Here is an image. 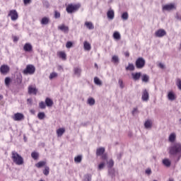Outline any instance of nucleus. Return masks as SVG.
Masks as SVG:
<instances>
[{
  "instance_id": "nucleus-1",
  "label": "nucleus",
  "mask_w": 181,
  "mask_h": 181,
  "mask_svg": "<svg viewBox=\"0 0 181 181\" xmlns=\"http://www.w3.org/2000/svg\"><path fill=\"white\" fill-rule=\"evenodd\" d=\"M169 153L176 158V162H179L181 158V143H173L168 148Z\"/></svg>"
},
{
  "instance_id": "nucleus-2",
  "label": "nucleus",
  "mask_w": 181,
  "mask_h": 181,
  "mask_svg": "<svg viewBox=\"0 0 181 181\" xmlns=\"http://www.w3.org/2000/svg\"><path fill=\"white\" fill-rule=\"evenodd\" d=\"M11 159L13 162L16 163V165H18V166L23 165V158H22L16 151H12Z\"/></svg>"
},
{
  "instance_id": "nucleus-3",
  "label": "nucleus",
  "mask_w": 181,
  "mask_h": 181,
  "mask_svg": "<svg viewBox=\"0 0 181 181\" xmlns=\"http://www.w3.org/2000/svg\"><path fill=\"white\" fill-rule=\"evenodd\" d=\"M175 9H176V4L175 3L165 4L162 7L163 12H165V11L170 12V11H175Z\"/></svg>"
},
{
  "instance_id": "nucleus-4",
  "label": "nucleus",
  "mask_w": 181,
  "mask_h": 181,
  "mask_svg": "<svg viewBox=\"0 0 181 181\" xmlns=\"http://www.w3.org/2000/svg\"><path fill=\"white\" fill-rule=\"evenodd\" d=\"M35 71H36V68L35 66L32 64H29L26 66V68L23 70V74H35Z\"/></svg>"
},
{
  "instance_id": "nucleus-5",
  "label": "nucleus",
  "mask_w": 181,
  "mask_h": 181,
  "mask_svg": "<svg viewBox=\"0 0 181 181\" xmlns=\"http://www.w3.org/2000/svg\"><path fill=\"white\" fill-rule=\"evenodd\" d=\"M80 8V4H69L66 6V12L68 13H73V12H76V11H78V8Z\"/></svg>"
},
{
  "instance_id": "nucleus-6",
  "label": "nucleus",
  "mask_w": 181,
  "mask_h": 181,
  "mask_svg": "<svg viewBox=\"0 0 181 181\" xmlns=\"http://www.w3.org/2000/svg\"><path fill=\"white\" fill-rule=\"evenodd\" d=\"M145 64H146L145 59L142 57H139L136 60V63H135L136 69H144V67H145Z\"/></svg>"
},
{
  "instance_id": "nucleus-7",
  "label": "nucleus",
  "mask_w": 181,
  "mask_h": 181,
  "mask_svg": "<svg viewBox=\"0 0 181 181\" xmlns=\"http://www.w3.org/2000/svg\"><path fill=\"white\" fill-rule=\"evenodd\" d=\"M8 16L11 17V21H17L19 16L18 15V11L16 10H11L8 14Z\"/></svg>"
},
{
  "instance_id": "nucleus-8",
  "label": "nucleus",
  "mask_w": 181,
  "mask_h": 181,
  "mask_svg": "<svg viewBox=\"0 0 181 181\" xmlns=\"http://www.w3.org/2000/svg\"><path fill=\"white\" fill-rule=\"evenodd\" d=\"M141 100L146 103L149 101V92L146 89H144L142 91Z\"/></svg>"
},
{
  "instance_id": "nucleus-9",
  "label": "nucleus",
  "mask_w": 181,
  "mask_h": 181,
  "mask_svg": "<svg viewBox=\"0 0 181 181\" xmlns=\"http://www.w3.org/2000/svg\"><path fill=\"white\" fill-rule=\"evenodd\" d=\"M13 119L14 121H22V119H25V115L22 113L17 112L13 117Z\"/></svg>"
},
{
  "instance_id": "nucleus-10",
  "label": "nucleus",
  "mask_w": 181,
  "mask_h": 181,
  "mask_svg": "<svg viewBox=\"0 0 181 181\" xmlns=\"http://www.w3.org/2000/svg\"><path fill=\"white\" fill-rule=\"evenodd\" d=\"M155 36L156 37H163V36H166V31L163 29H159L156 31Z\"/></svg>"
},
{
  "instance_id": "nucleus-11",
  "label": "nucleus",
  "mask_w": 181,
  "mask_h": 181,
  "mask_svg": "<svg viewBox=\"0 0 181 181\" xmlns=\"http://www.w3.org/2000/svg\"><path fill=\"white\" fill-rule=\"evenodd\" d=\"M9 72V66L8 65H1L0 67V73L2 74H6Z\"/></svg>"
},
{
  "instance_id": "nucleus-12",
  "label": "nucleus",
  "mask_w": 181,
  "mask_h": 181,
  "mask_svg": "<svg viewBox=\"0 0 181 181\" xmlns=\"http://www.w3.org/2000/svg\"><path fill=\"white\" fill-rule=\"evenodd\" d=\"M28 94H33L36 95L37 94V88L36 87H33V86H28Z\"/></svg>"
},
{
  "instance_id": "nucleus-13",
  "label": "nucleus",
  "mask_w": 181,
  "mask_h": 181,
  "mask_svg": "<svg viewBox=\"0 0 181 181\" xmlns=\"http://www.w3.org/2000/svg\"><path fill=\"white\" fill-rule=\"evenodd\" d=\"M58 29L62 30V32H64V33H69V26H66L64 24L59 25Z\"/></svg>"
},
{
  "instance_id": "nucleus-14",
  "label": "nucleus",
  "mask_w": 181,
  "mask_h": 181,
  "mask_svg": "<svg viewBox=\"0 0 181 181\" xmlns=\"http://www.w3.org/2000/svg\"><path fill=\"white\" fill-rule=\"evenodd\" d=\"M141 76H142V74L141 72H136L132 74V77L134 81H138L139 78H141Z\"/></svg>"
},
{
  "instance_id": "nucleus-15",
  "label": "nucleus",
  "mask_w": 181,
  "mask_h": 181,
  "mask_svg": "<svg viewBox=\"0 0 181 181\" xmlns=\"http://www.w3.org/2000/svg\"><path fill=\"white\" fill-rule=\"evenodd\" d=\"M107 16L108 19H110V21H112L115 16V13H114V10H109L107 12Z\"/></svg>"
},
{
  "instance_id": "nucleus-16",
  "label": "nucleus",
  "mask_w": 181,
  "mask_h": 181,
  "mask_svg": "<svg viewBox=\"0 0 181 181\" xmlns=\"http://www.w3.org/2000/svg\"><path fill=\"white\" fill-rule=\"evenodd\" d=\"M32 49H33V47L30 43H25L24 45L23 50H25V52H32Z\"/></svg>"
},
{
  "instance_id": "nucleus-17",
  "label": "nucleus",
  "mask_w": 181,
  "mask_h": 181,
  "mask_svg": "<svg viewBox=\"0 0 181 181\" xmlns=\"http://www.w3.org/2000/svg\"><path fill=\"white\" fill-rule=\"evenodd\" d=\"M74 74L76 77H80L81 76V68L80 67H75L74 68Z\"/></svg>"
},
{
  "instance_id": "nucleus-18",
  "label": "nucleus",
  "mask_w": 181,
  "mask_h": 181,
  "mask_svg": "<svg viewBox=\"0 0 181 181\" xmlns=\"http://www.w3.org/2000/svg\"><path fill=\"white\" fill-rule=\"evenodd\" d=\"M49 23H50V18L48 17L42 18L40 21L41 25H49Z\"/></svg>"
},
{
  "instance_id": "nucleus-19",
  "label": "nucleus",
  "mask_w": 181,
  "mask_h": 181,
  "mask_svg": "<svg viewBox=\"0 0 181 181\" xmlns=\"http://www.w3.org/2000/svg\"><path fill=\"white\" fill-rule=\"evenodd\" d=\"M168 98L170 101H175L176 100V95H175L173 92L170 91L168 94Z\"/></svg>"
},
{
  "instance_id": "nucleus-20",
  "label": "nucleus",
  "mask_w": 181,
  "mask_h": 181,
  "mask_svg": "<svg viewBox=\"0 0 181 181\" xmlns=\"http://www.w3.org/2000/svg\"><path fill=\"white\" fill-rule=\"evenodd\" d=\"M105 152V148L103 147L99 148L96 150L97 156H101Z\"/></svg>"
},
{
  "instance_id": "nucleus-21",
  "label": "nucleus",
  "mask_w": 181,
  "mask_h": 181,
  "mask_svg": "<svg viewBox=\"0 0 181 181\" xmlns=\"http://www.w3.org/2000/svg\"><path fill=\"white\" fill-rule=\"evenodd\" d=\"M45 105L47 107H52L53 106V100L50 99V98H47L45 99Z\"/></svg>"
},
{
  "instance_id": "nucleus-22",
  "label": "nucleus",
  "mask_w": 181,
  "mask_h": 181,
  "mask_svg": "<svg viewBox=\"0 0 181 181\" xmlns=\"http://www.w3.org/2000/svg\"><path fill=\"white\" fill-rule=\"evenodd\" d=\"M85 26H86V28L89 29V30H93V29H94V25L91 22L86 21L85 23Z\"/></svg>"
},
{
  "instance_id": "nucleus-23",
  "label": "nucleus",
  "mask_w": 181,
  "mask_h": 181,
  "mask_svg": "<svg viewBox=\"0 0 181 181\" xmlns=\"http://www.w3.org/2000/svg\"><path fill=\"white\" fill-rule=\"evenodd\" d=\"M169 142H175L176 141V134L172 133L168 137Z\"/></svg>"
},
{
  "instance_id": "nucleus-24",
  "label": "nucleus",
  "mask_w": 181,
  "mask_h": 181,
  "mask_svg": "<svg viewBox=\"0 0 181 181\" xmlns=\"http://www.w3.org/2000/svg\"><path fill=\"white\" fill-rule=\"evenodd\" d=\"M163 165H164V166H166L167 168H169L170 165H172V163L170 162V160L165 158L164 160H163Z\"/></svg>"
},
{
  "instance_id": "nucleus-25",
  "label": "nucleus",
  "mask_w": 181,
  "mask_h": 181,
  "mask_svg": "<svg viewBox=\"0 0 181 181\" xmlns=\"http://www.w3.org/2000/svg\"><path fill=\"white\" fill-rule=\"evenodd\" d=\"M144 127L146 129H151L152 128V122L147 120L144 123Z\"/></svg>"
},
{
  "instance_id": "nucleus-26",
  "label": "nucleus",
  "mask_w": 181,
  "mask_h": 181,
  "mask_svg": "<svg viewBox=\"0 0 181 181\" xmlns=\"http://www.w3.org/2000/svg\"><path fill=\"white\" fill-rule=\"evenodd\" d=\"M83 47L85 50H88V51L91 50V45H90L87 41H85L83 42Z\"/></svg>"
},
{
  "instance_id": "nucleus-27",
  "label": "nucleus",
  "mask_w": 181,
  "mask_h": 181,
  "mask_svg": "<svg viewBox=\"0 0 181 181\" xmlns=\"http://www.w3.org/2000/svg\"><path fill=\"white\" fill-rule=\"evenodd\" d=\"M64 132H66V129H64V128L58 129L57 130V136H62Z\"/></svg>"
},
{
  "instance_id": "nucleus-28",
  "label": "nucleus",
  "mask_w": 181,
  "mask_h": 181,
  "mask_svg": "<svg viewBox=\"0 0 181 181\" xmlns=\"http://www.w3.org/2000/svg\"><path fill=\"white\" fill-rule=\"evenodd\" d=\"M126 70L129 71H134V70H135V66H134V64L129 63L128 66L126 67Z\"/></svg>"
},
{
  "instance_id": "nucleus-29",
  "label": "nucleus",
  "mask_w": 181,
  "mask_h": 181,
  "mask_svg": "<svg viewBox=\"0 0 181 181\" xmlns=\"http://www.w3.org/2000/svg\"><path fill=\"white\" fill-rule=\"evenodd\" d=\"M94 83L96 86H103V81H101V80H100V78L97 76L94 78Z\"/></svg>"
},
{
  "instance_id": "nucleus-30",
  "label": "nucleus",
  "mask_w": 181,
  "mask_h": 181,
  "mask_svg": "<svg viewBox=\"0 0 181 181\" xmlns=\"http://www.w3.org/2000/svg\"><path fill=\"white\" fill-rule=\"evenodd\" d=\"M141 81H143V83H148V81H149V76H148L147 74L142 75Z\"/></svg>"
},
{
  "instance_id": "nucleus-31",
  "label": "nucleus",
  "mask_w": 181,
  "mask_h": 181,
  "mask_svg": "<svg viewBox=\"0 0 181 181\" xmlns=\"http://www.w3.org/2000/svg\"><path fill=\"white\" fill-rule=\"evenodd\" d=\"M31 158H33V159H34L35 160H37L39 158V153L33 151V153H31Z\"/></svg>"
},
{
  "instance_id": "nucleus-32",
  "label": "nucleus",
  "mask_w": 181,
  "mask_h": 181,
  "mask_svg": "<svg viewBox=\"0 0 181 181\" xmlns=\"http://www.w3.org/2000/svg\"><path fill=\"white\" fill-rule=\"evenodd\" d=\"M113 37L114 39H115L116 40H119V39H121V34H119V33H118V31H115L113 33Z\"/></svg>"
},
{
  "instance_id": "nucleus-33",
  "label": "nucleus",
  "mask_w": 181,
  "mask_h": 181,
  "mask_svg": "<svg viewBox=\"0 0 181 181\" xmlns=\"http://www.w3.org/2000/svg\"><path fill=\"white\" fill-rule=\"evenodd\" d=\"M129 18V15L128 14V12H124L122 14V19L123 21H128V18Z\"/></svg>"
},
{
  "instance_id": "nucleus-34",
  "label": "nucleus",
  "mask_w": 181,
  "mask_h": 181,
  "mask_svg": "<svg viewBox=\"0 0 181 181\" xmlns=\"http://www.w3.org/2000/svg\"><path fill=\"white\" fill-rule=\"evenodd\" d=\"M87 104L89 105H94V104H95V100L93 98H89L87 100Z\"/></svg>"
},
{
  "instance_id": "nucleus-35",
  "label": "nucleus",
  "mask_w": 181,
  "mask_h": 181,
  "mask_svg": "<svg viewBox=\"0 0 181 181\" xmlns=\"http://www.w3.org/2000/svg\"><path fill=\"white\" fill-rule=\"evenodd\" d=\"M45 165H46L45 161H40L37 164H35V166H36V168H43V166H45Z\"/></svg>"
},
{
  "instance_id": "nucleus-36",
  "label": "nucleus",
  "mask_w": 181,
  "mask_h": 181,
  "mask_svg": "<svg viewBox=\"0 0 181 181\" xmlns=\"http://www.w3.org/2000/svg\"><path fill=\"white\" fill-rule=\"evenodd\" d=\"M45 117H46V115L43 112H40L37 114V118H39L40 119H45Z\"/></svg>"
},
{
  "instance_id": "nucleus-37",
  "label": "nucleus",
  "mask_w": 181,
  "mask_h": 181,
  "mask_svg": "<svg viewBox=\"0 0 181 181\" xmlns=\"http://www.w3.org/2000/svg\"><path fill=\"white\" fill-rule=\"evenodd\" d=\"M112 63H119V58L117 55H114L112 57Z\"/></svg>"
},
{
  "instance_id": "nucleus-38",
  "label": "nucleus",
  "mask_w": 181,
  "mask_h": 181,
  "mask_svg": "<svg viewBox=\"0 0 181 181\" xmlns=\"http://www.w3.org/2000/svg\"><path fill=\"white\" fill-rule=\"evenodd\" d=\"M105 168V162H102L98 165V170H103Z\"/></svg>"
},
{
  "instance_id": "nucleus-39",
  "label": "nucleus",
  "mask_w": 181,
  "mask_h": 181,
  "mask_svg": "<svg viewBox=\"0 0 181 181\" xmlns=\"http://www.w3.org/2000/svg\"><path fill=\"white\" fill-rule=\"evenodd\" d=\"M57 76H58L57 73L52 72L50 74L49 78V80H53V78H56V77H57Z\"/></svg>"
},
{
  "instance_id": "nucleus-40",
  "label": "nucleus",
  "mask_w": 181,
  "mask_h": 181,
  "mask_svg": "<svg viewBox=\"0 0 181 181\" xmlns=\"http://www.w3.org/2000/svg\"><path fill=\"white\" fill-rule=\"evenodd\" d=\"M83 180L84 181H91V175L90 174H86L83 177Z\"/></svg>"
},
{
  "instance_id": "nucleus-41",
  "label": "nucleus",
  "mask_w": 181,
  "mask_h": 181,
  "mask_svg": "<svg viewBox=\"0 0 181 181\" xmlns=\"http://www.w3.org/2000/svg\"><path fill=\"white\" fill-rule=\"evenodd\" d=\"M59 57L63 60H66V53L63 52H59Z\"/></svg>"
},
{
  "instance_id": "nucleus-42",
  "label": "nucleus",
  "mask_w": 181,
  "mask_h": 181,
  "mask_svg": "<svg viewBox=\"0 0 181 181\" xmlns=\"http://www.w3.org/2000/svg\"><path fill=\"white\" fill-rule=\"evenodd\" d=\"M118 84L122 90L125 87V85L124 84V81H122V79H119Z\"/></svg>"
},
{
  "instance_id": "nucleus-43",
  "label": "nucleus",
  "mask_w": 181,
  "mask_h": 181,
  "mask_svg": "<svg viewBox=\"0 0 181 181\" xmlns=\"http://www.w3.org/2000/svg\"><path fill=\"white\" fill-rule=\"evenodd\" d=\"M176 86L179 88V90H181V79L180 78H177L176 80Z\"/></svg>"
},
{
  "instance_id": "nucleus-44",
  "label": "nucleus",
  "mask_w": 181,
  "mask_h": 181,
  "mask_svg": "<svg viewBox=\"0 0 181 181\" xmlns=\"http://www.w3.org/2000/svg\"><path fill=\"white\" fill-rule=\"evenodd\" d=\"M39 107L41 108V110H45L46 108V103L45 102L42 101L39 103Z\"/></svg>"
},
{
  "instance_id": "nucleus-45",
  "label": "nucleus",
  "mask_w": 181,
  "mask_h": 181,
  "mask_svg": "<svg viewBox=\"0 0 181 181\" xmlns=\"http://www.w3.org/2000/svg\"><path fill=\"white\" fill-rule=\"evenodd\" d=\"M139 112V111L138 110V107H134L132 114L134 117H135V115H136V114H138Z\"/></svg>"
},
{
  "instance_id": "nucleus-46",
  "label": "nucleus",
  "mask_w": 181,
  "mask_h": 181,
  "mask_svg": "<svg viewBox=\"0 0 181 181\" xmlns=\"http://www.w3.org/2000/svg\"><path fill=\"white\" fill-rule=\"evenodd\" d=\"M81 156H78L76 157H75L74 158V161L76 162V163H80V162H81Z\"/></svg>"
},
{
  "instance_id": "nucleus-47",
  "label": "nucleus",
  "mask_w": 181,
  "mask_h": 181,
  "mask_svg": "<svg viewBox=\"0 0 181 181\" xmlns=\"http://www.w3.org/2000/svg\"><path fill=\"white\" fill-rule=\"evenodd\" d=\"M49 167H45V170H43V173L45 176H47L49 173Z\"/></svg>"
},
{
  "instance_id": "nucleus-48",
  "label": "nucleus",
  "mask_w": 181,
  "mask_h": 181,
  "mask_svg": "<svg viewBox=\"0 0 181 181\" xmlns=\"http://www.w3.org/2000/svg\"><path fill=\"white\" fill-rule=\"evenodd\" d=\"M112 166H114V160L111 159L109 161H107V167L111 168H112Z\"/></svg>"
},
{
  "instance_id": "nucleus-49",
  "label": "nucleus",
  "mask_w": 181,
  "mask_h": 181,
  "mask_svg": "<svg viewBox=\"0 0 181 181\" xmlns=\"http://www.w3.org/2000/svg\"><path fill=\"white\" fill-rule=\"evenodd\" d=\"M10 83H11V78L6 77L5 78V84H6V86H9Z\"/></svg>"
},
{
  "instance_id": "nucleus-50",
  "label": "nucleus",
  "mask_w": 181,
  "mask_h": 181,
  "mask_svg": "<svg viewBox=\"0 0 181 181\" xmlns=\"http://www.w3.org/2000/svg\"><path fill=\"white\" fill-rule=\"evenodd\" d=\"M72 46H73V42L70 41L66 42V47H67V49H70V47H71Z\"/></svg>"
},
{
  "instance_id": "nucleus-51",
  "label": "nucleus",
  "mask_w": 181,
  "mask_h": 181,
  "mask_svg": "<svg viewBox=\"0 0 181 181\" xmlns=\"http://www.w3.org/2000/svg\"><path fill=\"white\" fill-rule=\"evenodd\" d=\"M54 18L55 19H59V18H60V13L57 11L54 12Z\"/></svg>"
},
{
  "instance_id": "nucleus-52",
  "label": "nucleus",
  "mask_w": 181,
  "mask_h": 181,
  "mask_svg": "<svg viewBox=\"0 0 181 181\" xmlns=\"http://www.w3.org/2000/svg\"><path fill=\"white\" fill-rule=\"evenodd\" d=\"M43 5H44V6H45V8H49V1H44Z\"/></svg>"
},
{
  "instance_id": "nucleus-53",
  "label": "nucleus",
  "mask_w": 181,
  "mask_h": 181,
  "mask_svg": "<svg viewBox=\"0 0 181 181\" xmlns=\"http://www.w3.org/2000/svg\"><path fill=\"white\" fill-rule=\"evenodd\" d=\"M146 175H151L152 173V170H151V168L146 170Z\"/></svg>"
},
{
  "instance_id": "nucleus-54",
  "label": "nucleus",
  "mask_w": 181,
  "mask_h": 181,
  "mask_svg": "<svg viewBox=\"0 0 181 181\" xmlns=\"http://www.w3.org/2000/svg\"><path fill=\"white\" fill-rule=\"evenodd\" d=\"M158 67H160V69H165V64H163V63H160L158 64Z\"/></svg>"
},
{
  "instance_id": "nucleus-55",
  "label": "nucleus",
  "mask_w": 181,
  "mask_h": 181,
  "mask_svg": "<svg viewBox=\"0 0 181 181\" xmlns=\"http://www.w3.org/2000/svg\"><path fill=\"white\" fill-rule=\"evenodd\" d=\"M24 5H28V4H30V0H23Z\"/></svg>"
},
{
  "instance_id": "nucleus-56",
  "label": "nucleus",
  "mask_w": 181,
  "mask_h": 181,
  "mask_svg": "<svg viewBox=\"0 0 181 181\" xmlns=\"http://www.w3.org/2000/svg\"><path fill=\"white\" fill-rule=\"evenodd\" d=\"M124 56H126V57H129V52H124Z\"/></svg>"
},
{
  "instance_id": "nucleus-57",
  "label": "nucleus",
  "mask_w": 181,
  "mask_h": 181,
  "mask_svg": "<svg viewBox=\"0 0 181 181\" xmlns=\"http://www.w3.org/2000/svg\"><path fill=\"white\" fill-rule=\"evenodd\" d=\"M27 101L28 103H30V104H32V99H28Z\"/></svg>"
},
{
  "instance_id": "nucleus-58",
  "label": "nucleus",
  "mask_w": 181,
  "mask_h": 181,
  "mask_svg": "<svg viewBox=\"0 0 181 181\" xmlns=\"http://www.w3.org/2000/svg\"><path fill=\"white\" fill-rule=\"evenodd\" d=\"M13 41L14 42H18V37H15L14 39H13Z\"/></svg>"
},
{
  "instance_id": "nucleus-59",
  "label": "nucleus",
  "mask_w": 181,
  "mask_h": 181,
  "mask_svg": "<svg viewBox=\"0 0 181 181\" xmlns=\"http://www.w3.org/2000/svg\"><path fill=\"white\" fill-rule=\"evenodd\" d=\"M2 98H4V96L2 95H0V101L1 100H2Z\"/></svg>"
},
{
  "instance_id": "nucleus-60",
  "label": "nucleus",
  "mask_w": 181,
  "mask_h": 181,
  "mask_svg": "<svg viewBox=\"0 0 181 181\" xmlns=\"http://www.w3.org/2000/svg\"><path fill=\"white\" fill-rule=\"evenodd\" d=\"M118 159H121V153L117 156Z\"/></svg>"
},
{
  "instance_id": "nucleus-61",
  "label": "nucleus",
  "mask_w": 181,
  "mask_h": 181,
  "mask_svg": "<svg viewBox=\"0 0 181 181\" xmlns=\"http://www.w3.org/2000/svg\"><path fill=\"white\" fill-rule=\"evenodd\" d=\"M95 67H98V66L97 65V64H95Z\"/></svg>"
},
{
  "instance_id": "nucleus-62",
  "label": "nucleus",
  "mask_w": 181,
  "mask_h": 181,
  "mask_svg": "<svg viewBox=\"0 0 181 181\" xmlns=\"http://www.w3.org/2000/svg\"><path fill=\"white\" fill-rule=\"evenodd\" d=\"M169 181H174L173 179H170Z\"/></svg>"
}]
</instances>
